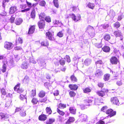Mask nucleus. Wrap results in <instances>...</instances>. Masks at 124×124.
<instances>
[{
	"label": "nucleus",
	"instance_id": "nucleus-1",
	"mask_svg": "<svg viewBox=\"0 0 124 124\" xmlns=\"http://www.w3.org/2000/svg\"><path fill=\"white\" fill-rule=\"evenodd\" d=\"M13 47V45L11 42L7 41L5 43L4 47L8 50L11 49Z\"/></svg>",
	"mask_w": 124,
	"mask_h": 124
},
{
	"label": "nucleus",
	"instance_id": "nucleus-2",
	"mask_svg": "<svg viewBox=\"0 0 124 124\" xmlns=\"http://www.w3.org/2000/svg\"><path fill=\"white\" fill-rule=\"evenodd\" d=\"M106 114H108V116L110 117L114 116L116 114V111H113L111 109L108 110L106 111Z\"/></svg>",
	"mask_w": 124,
	"mask_h": 124
},
{
	"label": "nucleus",
	"instance_id": "nucleus-3",
	"mask_svg": "<svg viewBox=\"0 0 124 124\" xmlns=\"http://www.w3.org/2000/svg\"><path fill=\"white\" fill-rule=\"evenodd\" d=\"M29 66L28 62L25 61L23 62L21 65V68L23 69H27Z\"/></svg>",
	"mask_w": 124,
	"mask_h": 124
},
{
	"label": "nucleus",
	"instance_id": "nucleus-4",
	"mask_svg": "<svg viewBox=\"0 0 124 124\" xmlns=\"http://www.w3.org/2000/svg\"><path fill=\"white\" fill-rule=\"evenodd\" d=\"M79 117L82 122H85L87 120V116L85 114H82L79 116Z\"/></svg>",
	"mask_w": 124,
	"mask_h": 124
},
{
	"label": "nucleus",
	"instance_id": "nucleus-5",
	"mask_svg": "<svg viewBox=\"0 0 124 124\" xmlns=\"http://www.w3.org/2000/svg\"><path fill=\"white\" fill-rule=\"evenodd\" d=\"M114 34L116 37H120L121 38V40H123V37L122 35V34L120 31H115Z\"/></svg>",
	"mask_w": 124,
	"mask_h": 124
},
{
	"label": "nucleus",
	"instance_id": "nucleus-6",
	"mask_svg": "<svg viewBox=\"0 0 124 124\" xmlns=\"http://www.w3.org/2000/svg\"><path fill=\"white\" fill-rule=\"evenodd\" d=\"M20 85V84H18L14 87V90L15 91L19 93H21L23 91V90L22 89H19Z\"/></svg>",
	"mask_w": 124,
	"mask_h": 124
},
{
	"label": "nucleus",
	"instance_id": "nucleus-7",
	"mask_svg": "<svg viewBox=\"0 0 124 124\" xmlns=\"http://www.w3.org/2000/svg\"><path fill=\"white\" fill-rule=\"evenodd\" d=\"M26 3L29 8L26 9L22 10L21 11L22 12H25L29 10L32 7V4L31 3L26 1Z\"/></svg>",
	"mask_w": 124,
	"mask_h": 124
},
{
	"label": "nucleus",
	"instance_id": "nucleus-8",
	"mask_svg": "<svg viewBox=\"0 0 124 124\" xmlns=\"http://www.w3.org/2000/svg\"><path fill=\"white\" fill-rule=\"evenodd\" d=\"M71 16L72 19L75 22L77 21L81 18V16L80 15L78 16L77 17H76L74 14H72L71 15Z\"/></svg>",
	"mask_w": 124,
	"mask_h": 124
},
{
	"label": "nucleus",
	"instance_id": "nucleus-9",
	"mask_svg": "<svg viewBox=\"0 0 124 124\" xmlns=\"http://www.w3.org/2000/svg\"><path fill=\"white\" fill-rule=\"evenodd\" d=\"M111 62L112 64H116L118 62L117 58L115 57H112L110 59Z\"/></svg>",
	"mask_w": 124,
	"mask_h": 124
},
{
	"label": "nucleus",
	"instance_id": "nucleus-10",
	"mask_svg": "<svg viewBox=\"0 0 124 124\" xmlns=\"http://www.w3.org/2000/svg\"><path fill=\"white\" fill-rule=\"evenodd\" d=\"M111 101L113 103L116 105L118 104L119 102V101L116 97H114L111 98Z\"/></svg>",
	"mask_w": 124,
	"mask_h": 124
},
{
	"label": "nucleus",
	"instance_id": "nucleus-11",
	"mask_svg": "<svg viewBox=\"0 0 124 124\" xmlns=\"http://www.w3.org/2000/svg\"><path fill=\"white\" fill-rule=\"evenodd\" d=\"M16 7L15 6L12 7L10 8L9 13L12 14L14 13L16 11Z\"/></svg>",
	"mask_w": 124,
	"mask_h": 124
},
{
	"label": "nucleus",
	"instance_id": "nucleus-12",
	"mask_svg": "<svg viewBox=\"0 0 124 124\" xmlns=\"http://www.w3.org/2000/svg\"><path fill=\"white\" fill-rule=\"evenodd\" d=\"M92 60L90 59H86L84 62V64L86 66H88L91 63Z\"/></svg>",
	"mask_w": 124,
	"mask_h": 124
},
{
	"label": "nucleus",
	"instance_id": "nucleus-13",
	"mask_svg": "<svg viewBox=\"0 0 124 124\" xmlns=\"http://www.w3.org/2000/svg\"><path fill=\"white\" fill-rule=\"evenodd\" d=\"M46 118L47 117L44 114L40 116L39 117V120L42 121H45Z\"/></svg>",
	"mask_w": 124,
	"mask_h": 124
},
{
	"label": "nucleus",
	"instance_id": "nucleus-14",
	"mask_svg": "<svg viewBox=\"0 0 124 124\" xmlns=\"http://www.w3.org/2000/svg\"><path fill=\"white\" fill-rule=\"evenodd\" d=\"M69 87L71 89L74 90H77L78 88V86L76 85H70Z\"/></svg>",
	"mask_w": 124,
	"mask_h": 124
},
{
	"label": "nucleus",
	"instance_id": "nucleus-15",
	"mask_svg": "<svg viewBox=\"0 0 124 124\" xmlns=\"http://www.w3.org/2000/svg\"><path fill=\"white\" fill-rule=\"evenodd\" d=\"M38 26L40 29L43 28L45 26L44 21H40L38 23Z\"/></svg>",
	"mask_w": 124,
	"mask_h": 124
},
{
	"label": "nucleus",
	"instance_id": "nucleus-16",
	"mask_svg": "<svg viewBox=\"0 0 124 124\" xmlns=\"http://www.w3.org/2000/svg\"><path fill=\"white\" fill-rule=\"evenodd\" d=\"M76 109L74 107H71L70 108L69 110L72 114H75L76 113Z\"/></svg>",
	"mask_w": 124,
	"mask_h": 124
},
{
	"label": "nucleus",
	"instance_id": "nucleus-17",
	"mask_svg": "<svg viewBox=\"0 0 124 124\" xmlns=\"http://www.w3.org/2000/svg\"><path fill=\"white\" fill-rule=\"evenodd\" d=\"M35 26H31L29 29L28 33L29 34H31L33 33L34 31Z\"/></svg>",
	"mask_w": 124,
	"mask_h": 124
},
{
	"label": "nucleus",
	"instance_id": "nucleus-18",
	"mask_svg": "<svg viewBox=\"0 0 124 124\" xmlns=\"http://www.w3.org/2000/svg\"><path fill=\"white\" fill-rule=\"evenodd\" d=\"M95 75L98 77H100L103 75L102 72L100 70H97L95 73Z\"/></svg>",
	"mask_w": 124,
	"mask_h": 124
},
{
	"label": "nucleus",
	"instance_id": "nucleus-19",
	"mask_svg": "<svg viewBox=\"0 0 124 124\" xmlns=\"http://www.w3.org/2000/svg\"><path fill=\"white\" fill-rule=\"evenodd\" d=\"M55 119L54 118H50L46 122V124H51L54 122Z\"/></svg>",
	"mask_w": 124,
	"mask_h": 124
},
{
	"label": "nucleus",
	"instance_id": "nucleus-20",
	"mask_svg": "<svg viewBox=\"0 0 124 124\" xmlns=\"http://www.w3.org/2000/svg\"><path fill=\"white\" fill-rule=\"evenodd\" d=\"M45 15L44 13H41L40 14L39 16V18L42 21H44L45 17Z\"/></svg>",
	"mask_w": 124,
	"mask_h": 124
},
{
	"label": "nucleus",
	"instance_id": "nucleus-21",
	"mask_svg": "<svg viewBox=\"0 0 124 124\" xmlns=\"http://www.w3.org/2000/svg\"><path fill=\"white\" fill-rule=\"evenodd\" d=\"M11 102L12 101L11 100H10L7 101L5 104V107L8 108L9 107L12 105Z\"/></svg>",
	"mask_w": 124,
	"mask_h": 124
},
{
	"label": "nucleus",
	"instance_id": "nucleus-22",
	"mask_svg": "<svg viewBox=\"0 0 124 124\" xmlns=\"http://www.w3.org/2000/svg\"><path fill=\"white\" fill-rule=\"evenodd\" d=\"M46 36L49 39L51 40L52 39L53 36L52 34L50 32H48L46 33Z\"/></svg>",
	"mask_w": 124,
	"mask_h": 124
},
{
	"label": "nucleus",
	"instance_id": "nucleus-23",
	"mask_svg": "<svg viewBox=\"0 0 124 124\" xmlns=\"http://www.w3.org/2000/svg\"><path fill=\"white\" fill-rule=\"evenodd\" d=\"M22 19L20 18H17L15 21L16 24L17 25H19L22 22Z\"/></svg>",
	"mask_w": 124,
	"mask_h": 124
},
{
	"label": "nucleus",
	"instance_id": "nucleus-24",
	"mask_svg": "<svg viewBox=\"0 0 124 124\" xmlns=\"http://www.w3.org/2000/svg\"><path fill=\"white\" fill-rule=\"evenodd\" d=\"M0 116L2 118H7L9 117V115L7 114H4L2 113H0Z\"/></svg>",
	"mask_w": 124,
	"mask_h": 124
},
{
	"label": "nucleus",
	"instance_id": "nucleus-25",
	"mask_svg": "<svg viewBox=\"0 0 124 124\" xmlns=\"http://www.w3.org/2000/svg\"><path fill=\"white\" fill-rule=\"evenodd\" d=\"M102 49L104 51L106 52H109L110 50L109 47L107 46H105Z\"/></svg>",
	"mask_w": 124,
	"mask_h": 124
},
{
	"label": "nucleus",
	"instance_id": "nucleus-26",
	"mask_svg": "<svg viewBox=\"0 0 124 124\" xmlns=\"http://www.w3.org/2000/svg\"><path fill=\"white\" fill-rule=\"evenodd\" d=\"M110 77V74H106L104 76V79L105 81H107L109 79Z\"/></svg>",
	"mask_w": 124,
	"mask_h": 124
},
{
	"label": "nucleus",
	"instance_id": "nucleus-27",
	"mask_svg": "<svg viewBox=\"0 0 124 124\" xmlns=\"http://www.w3.org/2000/svg\"><path fill=\"white\" fill-rule=\"evenodd\" d=\"M74 118L73 117H70L66 122L67 124H70L71 122H72L74 121Z\"/></svg>",
	"mask_w": 124,
	"mask_h": 124
},
{
	"label": "nucleus",
	"instance_id": "nucleus-28",
	"mask_svg": "<svg viewBox=\"0 0 124 124\" xmlns=\"http://www.w3.org/2000/svg\"><path fill=\"white\" fill-rule=\"evenodd\" d=\"M97 93L98 95L101 97H103L105 95V94L103 91H98Z\"/></svg>",
	"mask_w": 124,
	"mask_h": 124
},
{
	"label": "nucleus",
	"instance_id": "nucleus-29",
	"mask_svg": "<svg viewBox=\"0 0 124 124\" xmlns=\"http://www.w3.org/2000/svg\"><path fill=\"white\" fill-rule=\"evenodd\" d=\"M87 6L89 8L93 9L95 5L93 3L89 2L88 3Z\"/></svg>",
	"mask_w": 124,
	"mask_h": 124
},
{
	"label": "nucleus",
	"instance_id": "nucleus-30",
	"mask_svg": "<svg viewBox=\"0 0 124 124\" xmlns=\"http://www.w3.org/2000/svg\"><path fill=\"white\" fill-rule=\"evenodd\" d=\"M66 104H63L62 103H60L58 105V108H66Z\"/></svg>",
	"mask_w": 124,
	"mask_h": 124
},
{
	"label": "nucleus",
	"instance_id": "nucleus-31",
	"mask_svg": "<svg viewBox=\"0 0 124 124\" xmlns=\"http://www.w3.org/2000/svg\"><path fill=\"white\" fill-rule=\"evenodd\" d=\"M20 115L21 116H25L26 115V111L22 110L20 112Z\"/></svg>",
	"mask_w": 124,
	"mask_h": 124
},
{
	"label": "nucleus",
	"instance_id": "nucleus-32",
	"mask_svg": "<svg viewBox=\"0 0 124 124\" xmlns=\"http://www.w3.org/2000/svg\"><path fill=\"white\" fill-rule=\"evenodd\" d=\"M45 92L41 91L40 92L39 95V96L40 97H43L45 95Z\"/></svg>",
	"mask_w": 124,
	"mask_h": 124
},
{
	"label": "nucleus",
	"instance_id": "nucleus-33",
	"mask_svg": "<svg viewBox=\"0 0 124 124\" xmlns=\"http://www.w3.org/2000/svg\"><path fill=\"white\" fill-rule=\"evenodd\" d=\"M84 92L85 93H88L91 92V89L88 87H87L83 89Z\"/></svg>",
	"mask_w": 124,
	"mask_h": 124
},
{
	"label": "nucleus",
	"instance_id": "nucleus-34",
	"mask_svg": "<svg viewBox=\"0 0 124 124\" xmlns=\"http://www.w3.org/2000/svg\"><path fill=\"white\" fill-rule=\"evenodd\" d=\"M46 4V2L44 0L40 1L39 4V5L40 6L42 7H45Z\"/></svg>",
	"mask_w": 124,
	"mask_h": 124
},
{
	"label": "nucleus",
	"instance_id": "nucleus-35",
	"mask_svg": "<svg viewBox=\"0 0 124 124\" xmlns=\"http://www.w3.org/2000/svg\"><path fill=\"white\" fill-rule=\"evenodd\" d=\"M53 3L55 7L57 8H59V5L58 2V0H54Z\"/></svg>",
	"mask_w": 124,
	"mask_h": 124
},
{
	"label": "nucleus",
	"instance_id": "nucleus-36",
	"mask_svg": "<svg viewBox=\"0 0 124 124\" xmlns=\"http://www.w3.org/2000/svg\"><path fill=\"white\" fill-rule=\"evenodd\" d=\"M46 110V113L49 115L51 114L52 112V110L50 107H47Z\"/></svg>",
	"mask_w": 124,
	"mask_h": 124
},
{
	"label": "nucleus",
	"instance_id": "nucleus-37",
	"mask_svg": "<svg viewBox=\"0 0 124 124\" xmlns=\"http://www.w3.org/2000/svg\"><path fill=\"white\" fill-rule=\"evenodd\" d=\"M71 80L73 82H77V79L74 75H72L70 77Z\"/></svg>",
	"mask_w": 124,
	"mask_h": 124
},
{
	"label": "nucleus",
	"instance_id": "nucleus-38",
	"mask_svg": "<svg viewBox=\"0 0 124 124\" xmlns=\"http://www.w3.org/2000/svg\"><path fill=\"white\" fill-rule=\"evenodd\" d=\"M104 39L107 41H108L109 40L110 38V37L109 34H106L104 36Z\"/></svg>",
	"mask_w": 124,
	"mask_h": 124
},
{
	"label": "nucleus",
	"instance_id": "nucleus-39",
	"mask_svg": "<svg viewBox=\"0 0 124 124\" xmlns=\"http://www.w3.org/2000/svg\"><path fill=\"white\" fill-rule=\"evenodd\" d=\"M57 110L58 113L60 115L62 116H63L65 114L64 112L62 111H61L58 108H57Z\"/></svg>",
	"mask_w": 124,
	"mask_h": 124
},
{
	"label": "nucleus",
	"instance_id": "nucleus-40",
	"mask_svg": "<svg viewBox=\"0 0 124 124\" xmlns=\"http://www.w3.org/2000/svg\"><path fill=\"white\" fill-rule=\"evenodd\" d=\"M31 102L33 104H36L38 102V100L37 99L35 98H33Z\"/></svg>",
	"mask_w": 124,
	"mask_h": 124
},
{
	"label": "nucleus",
	"instance_id": "nucleus-41",
	"mask_svg": "<svg viewBox=\"0 0 124 124\" xmlns=\"http://www.w3.org/2000/svg\"><path fill=\"white\" fill-rule=\"evenodd\" d=\"M109 15L110 16L112 17H114L115 15V13L114 11L111 10L110 11Z\"/></svg>",
	"mask_w": 124,
	"mask_h": 124
},
{
	"label": "nucleus",
	"instance_id": "nucleus-42",
	"mask_svg": "<svg viewBox=\"0 0 124 124\" xmlns=\"http://www.w3.org/2000/svg\"><path fill=\"white\" fill-rule=\"evenodd\" d=\"M39 63L41 66H46V63L43 60H41L39 62Z\"/></svg>",
	"mask_w": 124,
	"mask_h": 124
},
{
	"label": "nucleus",
	"instance_id": "nucleus-43",
	"mask_svg": "<svg viewBox=\"0 0 124 124\" xmlns=\"http://www.w3.org/2000/svg\"><path fill=\"white\" fill-rule=\"evenodd\" d=\"M41 45L44 46H48L49 45L48 42L47 41L42 42L41 43Z\"/></svg>",
	"mask_w": 124,
	"mask_h": 124
},
{
	"label": "nucleus",
	"instance_id": "nucleus-44",
	"mask_svg": "<svg viewBox=\"0 0 124 124\" xmlns=\"http://www.w3.org/2000/svg\"><path fill=\"white\" fill-rule=\"evenodd\" d=\"M29 80V79L28 77L27 76H26L23 80V81L24 83H28V82Z\"/></svg>",
	"mask_w": 124,
	"mask_h": 124
},
{
	"label": "nucleus",
	"instance_id": "nucleus-45",
	"mask_svg": "<svg viewBox=\"0 0 124 124\" xmlns=\"http://www.w3.org/2000/svg\"><path fill=\"white\" fill-rule=\"evenodd\" d=\"M30 62L33 63L35 64L36 63V61L34 60V58L32 57L31 58H30L29 59Z\"/></svg>",
	"mask_w": 124,
	"mask_h": 124
},
{
	"label": "nucleus",
	"instance_id": "nucleus-46",
	"mask_svg": "<svg viewBox=\"0 0 124 124\" xmlns=\"http://www.w3.org/2000/svg\"><path fill=\"white\" fill-rule=\"evenodd\" d=\"M87 30H88L90 31H93L94 29L90 25L88 26L87 28Z\"/></svg>",
	"mask_w": 124,
	"mask_h": 124
},
{
	"label": "nucleus",
	"instance_id": "nucleus-47",
	"mask_svg": "<svg viewBox=\"0 0 124 124\" xmlns=\"http://www.w3.org/2000/svg\"><path fill=\"white\" fill-rule=\"evenodd\" d=\"M101 102L100 100L98 99H95V104L96 105H99Z\"/></svg>",
	"mask_w": 124,
	"mask_h": 124
},
{
	"label": "nucleus",
	"instance_id": "nucleus-48",
	"mask_svg": "<svg viewBox=\"0 0 124 124\" xmlns=\"http://www.w3.org/2000/svg\"><path fill=\"white\" fill-rule=\"evenodd\" d=\"M66 61L68 62H70L71 60L70 57L68 55H66L65 58Z\"/></svg>",
	"mask_w": 124,
	"mask_h": 124
},
{
	"label": "nucleus",
	"instance_id": "nucleus-49",
	"mask_svg": "<svg viewBox=\"0 0 124 124\" xmlns=\"http://www.w3.org/2000/svg\"><path fill=\"white\" fill-rule=\"evenodd\" d=\"M6 65L5 64H4L2 69V70L3 72H5L6 71Z\"/></svg>",
	"mask_w": 124,
	"mask_h": 124
},
{
	"label": "nucleus",
	"instance_id": "nucleus-50",
	"mask_svg": "<svg viewBox=\"0 0 124 124\" xmlns=\"http://www.w3.org/2000/svg\"><path fill=\"white\" fill-rule=\"evenodd\" d=\"M45 20L48 22H50L51 21L50 18V17L49 16L46 17Z\"/></svg>",
	"mask_w": 124,
	"mask_h": 124
},
{
	"label": "nucleus",
	"instance_id": "nucleus-51",
	"mask_svg": "<svg viewBox=\"0 0 124 124\" xmlns=\"http://www.w3.org/2000/svg\"><path fill=\"white\" fill-rule=\"evenodd\" d=\"M19 98L21 100H25L26 102V98L24 95L22 94H20V95Z\"/></svg>",
	"mask_w": 124,
	"mask_h": 124
},
{
	"label": "nucleus",
	"instance_id": "nucleus-52",
	"mask_svg": "<svg viewBox=\"0 0 124 124\" xmlns=\"http://www.w3.org/2000/svg\"><path fill=\"white\" fill-rule=\"evenodd\" d=\"M69 94L71 97L75 96L76 93L74 92L73 91H70V92Z\"/></svg>",
	"mask_w": 124,
	"mask_h": 124
},
{
	"label": "nucleus",
	"instance_id": "nucleus-53",
	"mask_svg": "<svg viewBox=\"0 0 124 124\" xmlns=\"http://www.w3.org/2000/svg\"><path fill=\"white\" fill-rule=\"evenodd\" d=\"M57 36L60 37H62L63 36V33L62 31H60L58 33Z\"/></svg>",
	"mask_w": 124,
	"mask_h": 124
},
{
	"label": "nucleus",
	"instance_id": "nucleus-54",
	"mask_svg": "<svg viewBox=\"0 0 124 124\" xmlns=\"http://www.w3.org/2000/svg\"><path fill=\"white\" fill-rule=\"evenodd\" d=\"M93 99V97H91L88 98V100H87L86 101L88 103L91 102H92Z\"/></svg>",
	"mask_w": 124,
	"mask_h": 124
},
{
	"label": "nucleus",
	"instance_id": "nucleus-55",
	"mask_svg": "<svg viewBox=\"0 0 124 124\" xmlns=\"http://www.w3.org/2000/svg\"><path fill=\"white\" fill-rule=\"evenodd\" d=\"M96 64V65L98 64H102L103 63V62L101 60H99L95 62Z\"/></svg>",
	"mask_w": 124,
	"mask_h": 124
},
{
	"label": "nucleus",
	"instance_id": "nucleus-56",
	"mask_svg": "<svg viewBox=\"0 0 124 124\" xmlns=\"http://www.w3.org/2000/svg\"><path fill=\"white\" fill-rule=\"evenodd\" d=\"M115 27L116 28H119L120 26V24L118 22H116L114 24Z\"/></svg>",
	"mask_w": 124,
	"mask_h": 124
},
{
	"label": "nucleus",
	"instance_id": "nucleus-57",
	"mask_svg": "<svg viewBox=\"0 0 124 124\" xmlns=\"http://www.w3.org/2000/svg\"><path fill=\"white\" fill-rule=\"evenodd\" d=\"M16 41L20 43H22L23 42V40L21 38L19 37L16 40Z\"/></svg>",
	"mask_w": 124,
	"mask_h": 124
},
{
	"label": "nucleus",
	"instance_id": "nucleus-58",
	"mask_svg": "<svg viewBox=\"0 0 124 124\" xmlns=\"http://www.w3.org/2000/svg\"><path fill=\"white\" fill-rule=\"evenodd\" d=\"M1 93L2 94L5 95L6 94V93L5 89L3 88H2L1 90Z\"/></svg>",
	"mask_w": 124,
	"mask_h": 124
},
{
	"label": "nucleus",
	"instance_id": "nucleus-59",
	"mask_svg": "<svg viewBox=\"0 0 124 124\" xmlns=\"http://www.w3.org/2000/svg\"><path fill=\"white\" fill-rule=\"evenodd\" d=\"M31 17L32 19H34L35 17V14L34 12L32 11L31 13Z\"/></svg>",
	"mask_w": 124,
	"mask_h": 124
},
{
	"label": "nucleus",
	"instance_id": "nucleus-60",
	"mask_svg": "<svg viewBox=\"0 0 124 124\" xmlns=\"http://www.w3.org/2000/svg\"><path fill=\"white\" fill-rule=\"evenodd\" d=\"M59 62L61 65H63L65 64V62L64 60H61Z\"/></svg>",
	"mask_w": 124,
	"mask_h": 124
},
{
	"label": "nucleus",
	"instance_id": "nucleus-61",
	"mask_svg": "<svg viewBox=\"0 0 124 124\" xmlns=\"http://www.w3.org/2000/svg\"><path fill=\"white\" fill-rule=\"evenodd\" d=\"M14 49L15 50H19L22 49V48L20 46H16L14 48Z\"/></svg>",
	"mask_w": 124,
	"mask_h": 124
},
{
	"label": "nucleus",
	"instance_id": "nucleus-62",
	"mask_svg": "<svg viewBox=\"0 0 124 124\" xmlns=\"http://www.w3.org/2000/svg\"><path fill=\"white\" fill-rule=\"evenodd\" d=\"M15 18L14 17H13L12 16H11L10 18V22L11 23H13L15 20Z\"/></svg>",
	"mask_w": 124,
	"mask_h": 124
},
{
	"label": "nucleus",
	"instance_id": "nucleus-63",
	"mask_svg": "<svg viewBox=\"0 0 124 124\" xmlns=\"http://www.w3.org/2000/svg\"><path fill=\"white\" fill-rule=\"evenodd\" d=\"M116 84L119 86L121 85H122V83L121 81H118L116 82Z\"/></svg>",
	"mask_w": 124,
	"mask_h": 124
},
{
	"label": "nucleus",
	"instance_id": "nucleus-64",
	"mask_svg": "<svg viewBox=\"0 0 124 124\" xmlns=\"http://www.w3.org/2000/svg\"><path fill=\"white\" fill-rule=\"evenodd\" d=\"M96 46L98 48H101L102 46L101 44V43L96 44Z\"/></svg>",
	"mask_w": 124,
	"mask_h": 124
}]
</instances>
